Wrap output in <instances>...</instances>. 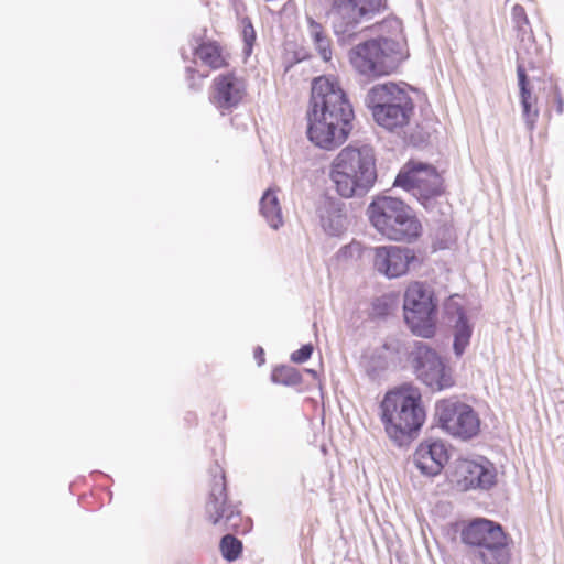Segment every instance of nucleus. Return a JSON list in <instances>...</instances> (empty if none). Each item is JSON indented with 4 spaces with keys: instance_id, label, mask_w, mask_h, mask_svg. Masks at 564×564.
Masks as SVG:
<instances>
[{
    "instance_id": "f8f14e48",
    "label": "nucleus",
    "mask_w": 564,
    "mask_h": 564,
    "mask_svg": "<svg viewBox=\"0 0 564 564\" xmlns=\"http://www.w3.org/2000/svg\"><path fill=\"white\" fill-rule=\"evenodd\" d=\"M411 364L416 378L435 391L452 388L455 383L452 370L435 350L424 344L415 347Z\"/></svg>"
},
{
    "instance_id": "2eb2a0df",
    "label": "nucleus",
    "mask_w": 564,
    "mask_h": 564,
    "mask_svg": "<svg viewBox=\"0 0 564 564\" xmlns=\"http://www.w3.org/2000/svg\"><path fill=\"white\" fill-rule=\"evenodd\" d=\"M247 96V80L236 72L217 75L210 86V102L219 110H231Z\"/></svg>"
},
{
    "instance_id": "0eeeda50",
    "label": "nucleus",
    "mask_w": 564,
    "mask_h": 564,
    "mask_svg": "<svg viewBox=\"0 0 564 564\" xmlns=\"http://www.w3.org/2000/svg\"><path fill=\"white\" fill-rule=\"evenodd\" d=\"M462 541L477 549L482 564H509V536L502 527L491 520L477 518L464 527Z\"/></svg>"
},
{
    "instance_id": "a211bd4d",
    "label": "nucleus",
    "mask_w": 564,
    "mask_h": 564,
    "mask_svg": "<svg viewBox=\"0 0 564 564\" xmlns=\"http://www.w3.org/2000/svg\"><path fill=\"white\" fill-rule=\"evenodd\" d=\"M193 53L210 70L227 68L230 64V53L215 40L202 41Z\"/></svg>"
},
{
    "instance_id": "f3484780",
    "label": "nucleus",
    "mask_w": 564,
    "mask_h": 564,
    "mask_svg": "<svg viewBox=\"0 0 564 564\" xmlns=\"http://www.w3.org/2000/svg\"><path fill=\"white\" fill-rule=\"evenodd\" d=\"M417 469L427 476L438 475L449 460V451L446 443L440 438L422 441L413 454Z\"/></svg>"
},
{
    "instance_id": "1a4fd4ad",
    "label": "nucleus",
    "mask_w": 564,
    "mask_h": 564,
    "mask_svg": "<svg viewBox=\"0 0 564 564\" xmlns=\"http://www.w3.org/2000/svg\"><path fill=\"white\" fill-rule=\"evenodd\" d=\"M400 55L399 42L378 39L358 44L350 53V62L360 74L379 77L397 68Z\"/></svg>"
},
{
    "instance_id": "a878e982",
    "label": "nucleus",
    "mask_w": 564,
    "mask_h": 564,
    "mask_svg": "<svg viewBox=\"0 0 564 564\" xmlns=\"http://www.w3.org/2000/svg\"><path fill=\"white\" fill-rule=\"evenodd\" d=\"M313 352L312 345H304L291 355V360L296 364H302L311 358Z\"/></svg>"
},
{
    "instance_id": "6ab92c4d",
    "label": "nucleus",
    "mask_w": 564,
    "mask_h": 564,
    "mask_svg": "<svg viewBox=\"0 0 564 564\" xmlns=\"http://www.w3.org/2000/svg\"><path fill=\"white\" fill-rule=\"evenodd\" d=\"M278 191V188L267 189L260 200L262 216L275 229L282 225V210L276 195Z\"/></svg>"
},
{
    "instance_id": "39448f33",
    "label": "nucleus",
    "mask_w": 564,
    "mask_h": 564,
    "mask_svg": "<svg viewBox=\"0 0 564 564\" xmlns=\"http://www.w3.org/2000/svg\"><path fill=\"white\" fill-rule=\"evenodd\" d=\"M366 102L375 121L389 131L406 127L414 111L408 91L394 83L373 86L367 94Z\"/></svg>"
},
{
    "instance_id": "9b49d317",
    "label": "nucleus",
    "mask_w": 564,
    "mask_h": 564,
    "mask_svg": "<svg viewBox=\"0 0 564 564\" xmlns=\"http://www.w3.org/2000/svg\"><path fill=\"white\" fill-rule=\"evenodd\" d=\"M393 185L413 192L423 204L445 192L443 178L436 169L413 160L401 167Z\"/></svg>"
},
{
    "instance_id": "5701e85b",
    "label": "nucleus",
    "mask_w": 564,
    "mask_h": 564,
    "mask_svg": "<svg viewBox=\"0 0 564 564\" xmlns=\"http://www.w3.org/2000/svg\"><path fill=\"white\" fill-rule=\"evenodd\" d=\"M241 28H242L241 35H242V40L245 43L243 52L247 56H250L253 45L257 40L256 30H254L252 22L249 18H243L241 20Z\"/></svg>"
},
{
    "instance_id": "bb28decb",
    "label": "nucleus",
    "mask_w": 564,
    "mask_h": 564,
    "mask_svg": "<svg viewBox=\"0 0 564 564\" xmlns=\"http://www.w3.org/2000/svg\"><path fill=\"white\" fill-rule=\"evenodd\" d=\"M316 45V48L319 52V55L325 62H328L332 59V48H330V40L328 36L324 39H319L316 42H314Z\"/></svg>"
},
{
    "instance_id": "6e6552de",
    "label": "nucleus",
    "mask_w": 564,
    "mask_h": 564,
    "mask_svg": "<svg viewBox=\"0 0 564 564\" xmlns=\"http://www.w3.org/2000/svg\"><path fill=\"white\" fill-rule=\"evenodd\" d=\"M404 319L411 332L420 337L432 338L436 332L437 301L434 291L425 282L412 281L404 291Z\"/></svg>"
},
{
    "instance_id": "7ed1b4c3",
    "label": "nucleus",
    "mask_w": 564,
    "mask_h": 564,
    "mask_svg": "<svg viewBox=\"0 0 564 564\" xmlns=\"http://www.w3.org/2000/svg\"><path fill=\"white\" fill-rule=\"evenodd\" d=\"M330 180L345 198L368 192L377 181L375 151L369 145H348L339 151L330 165Z\"/></svg>"
},
{
    "instance_id": "ddd939ff",
    "label": "nucleus",
    "mask_w": 564,
    "mask_h": 564,
    "mask_svg": "<svg viewBox=\"0 0 564 564\" xmlns=\"http://www.w3.org/2000/svg\"><path fill=\"white\" fill-rule=\"evenodd\" d=\"M386 8L387 0H332L327 14L335 28H347L371 19Z\"/></svg>"
},
{
    "instance_id": "20e7f679",
    "label": "nucleus",
    "mask_w": 564,
    "mask_h": 564,
    "mask_svg": "<svg viewBox=\"0 0 564 564\" xmlns=\"http://www.w3.org/2000/svg\"><path fill=\"white\" fill-rule=\"evenodd\" d=\"M367 217L371 226L391 241L412 242L423 231L415 212L400 198L377 196L367 208Z\"/></svg>"
},
{
    "instance_id": "dca6fc26",
    "label": "nucleus",
    "mask_w": 564,
    "mask_h": 564,
    "mask_svg": "<svg viewBox=\"0 0 564 564\" xmlns=\"http://www.w3.org/2000/svg\"><path fill=\"white\" fill-rule=\"evenodd\" d=\"M415 251L400 246H380L373 249L375 269L389 279L406 274L412 264L419 263Z\"/></svg>"
},
{
    "instance_id": "412c9836",
    "label": "nucleus",
    "mask_w": 564,
    "mask_h": 564,
    "mask_svg": "<svg viewBox=\"0 0 564 564\" xmlns=\"http://www.w3.org/2000/svg\"><path fill=\"white\" fill-rule=\"evenodd\" d=\"M272 381L283 386H299L302 383V375L299 369L291 366H279L272 371Z\"/></svg>"
},
{
    "instance_id": "cd10ccee",
    "label": "nucleus",
    "mask_w": 564,
    "mask_h": 564,
    "mask_svg": "<svg viewBox=\"0 0 564 564\" xmlns=\"http://www.w3.org/2000/svg\"><path fill=\"white\" fill-rule=\"evenodd\" d=\"M311 34L313 36L314 42H316L319 39H324V37L327 36L325 34L322 25L316 23L315 21H311Z\"/></svg>"
},
{
    "instance_id": "aec40b11",
    "label": "nucleus",
    "mask_w": 564,
    "mask_h": 564,
    "mask_svg": "<svg viewBox=\"0 0 564 564\" xmlns=\"http://www.w3.org/2000/svg\"><path fill=\"white\" fill-rule=\"evenodd\" d=\"M458 318L454 325V351L457 356H462L469 345L473 334V327L469 324L464 311L457 308Z\"/></svg>"
},
{
    "instance_id": "f03ea898",
    "label": "nucleus",
    "mask_w": 564,
    "mask_h": 564,
    "mask_svg": "<svg viewBox=\"0 0 564 564\" xmlns=\"http://www.w3.org/2000/svg\"><path fill=\"white\" fill-rule=\"evenodd\" d=\"M379 409L384 432L397 445L415 437L426 421L421 390L412 383L388 390Z\"/></svg>"
},
{
    "instance_id": "9d476101",
    "label": "nucleus",
    "mask_w": 564,
    "mask_h": 564,
    "mask_svg": "<svg viewBox=\"0 0 564 564\" xmlns=\"http://www.w3.org/2000/svg\"><path fill=\"white\" fill-rule=\"evenodd\" d=\"M440 426L453 437L468 441L480 432V419L467 403L448 398L435 405Z\"/></svg>"
},
{
    "instance_id": "c85d7f7f",
    "label": "nucleus",
    "mask_w": 564,
    "mask_h": 564,
    "mask_svg": "<svg viewBox=\"0 0 564 564\" xmlns=\"http://www.w3.org/2000/svg\"><path fill=\"white\" fill-rule=\"evenodd\" d=\"M348 253H350V254H352V253L359 254L360 253V245L359 243H351V245H348V246L344 247L339 251V257L346 258Z\"/></svg>"
},
{
    "instance_id": "c756f323",
    "label": "nucleus",
    "mask_w": 564,
    "mask_h": 564,
    "mask_svg": "<svg viewBox=\"0 0 564 564\" xmlns=\"http://www.w3.org/2000/svg\"><path fill=\"white\" fill-rule=\"evenodd\" d=\"M555 104H556V111H557V113H560V115L563 113V111H564V101H563L561 93L557 89L555 90Z\"/></svg>"
},
{
    "instance_id": "b1692460",
    "label": "nucleus",
    "mask_w": 564,
    "mask_h": 564,
    "mask_svg": "<svg viewBox=\"0 0 564 564\" xmlns=\"http://www.w3.org/2000/svg\"><path fill=\"white\" fill-rule=\"evenodd\" d=\"M518 83L520 88V101L522 102H538L536 96L533 95L532 89L529 86L528 76L522 66L517 68Z\"/></svg>"
},
{
    "instance_id": "393cba45",
    "label": "nucleus",
    "mask_w": 564,
    "mask_h": 564,
    "mask_svg": "<svg viewBox=\"0 0 564 564\" xmlns=\"http://www.w3.org/2000/svg\"><path fill=\"white\" fill-rule=\"evenodd\" d=\"M538 102H522V116L525 122V126L530 132V138L532 139V133L535 129L536 121L540 115L539 108L536 107Z\"/></svg>"
},
{
    "instance_id": "7c9ffc66",
    "label": "nucleus",
    "mask_w": 564,
    "mask_h": 564,
    "mask_svg": "<svg viewBox=\"0 0 564 564\" xmlns=\"http://www.w3.org/2000/svg\"><path fill=\"white\" fill-rule=\"evenodd\" d=\"M513 13H514V15H523L524 21L528 23V19L525 17L524 9L521 6H516L513 8Z\"/></svg>"
},
{
    "instance_id": "f257e3e1",
    "label": "nucleus",
    "mask_w": 564,
    "mask_h": 564,
    "mask_svg": "<svg viewBox=\"0 0 564 564\" xmlns=\"http://www.w3.org/2000/svg\"><path fill=\"white\" fill-rule=\"evenodd\" d=\"M306 117L307 138L317 148L333 151L347 141L355 112L337 77L323 75L312 80Z\"/></svg>"
},
{
    "instance_id": "4468645a",
    "label": "nucleus",
    "mask_w": 564,
    "mask_h": 564,
    "mask_svg": "<svg viewBox=\"0 0 564 564\" xmlns=\"http://www.w3.org/2000/svg\"><path fill=\"white\" fill-rule=\"evenodd\" d=\"M453 481L462 490L489 489L496 482L494 466L486 459L458 458L452 473Z\"/></svg>"
},
{
    "instance_id": "4be33fe9",
    "label": "nucleus",
    "mask_w": 564,
    "mask_h": 564,
    "mask_svg": "<svg viewBox=\"0 0 564 564\" xmlns=\"http://www.w3.org/2000/svg\"><path fill=\"white\" fill-rule=\"evenodd\" d=\"M242 542L232 534L224 535L219 543L220 553L228 562L238 560L242 554Z\"/></svg>"
},
{
    "instance_id": "423d86ee",
    "label": "nucleus",
    "mask_w": 564,
    "mask_h": 564,
    "mask_svg": "<svg viewBox=\"0 0 564 564\" xmlns=\"http://www.w3.org/2000/svg\"><path fill=\"white\" fill-rule=\"evenodd\" d=\"M209 495L205 511L207 520L223 531L245 534L252 528V521L243 517L236 505L228 502L226 476L223 467L215 463L208 469Z\"/></svg>"
}]
</instances>
